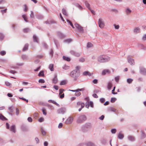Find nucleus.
Returning <instances> with one entry per match:
<instances>
[{
    "label": "nucleus",
    "instance_id": "obj_1",
    "mask_svg": "<svg viewBox=\"0 0 146 146\" xmlns=\"http://www.w3.org/2000/svg\"><path fill=\"white\" fill-rule=\"evenodd\" d=\"M79 69V66H76L75 69L71 71L70 73V76L75 80H76L80 75V73Z\"/></svg>",
    "mask_w": 146,
    "mask_h": 146
},
{
    "label": "nucleus",
    "instance_id": "obj_2",
    "mask_svg": "<svg viewBox=\"0 0 146 146\" xmlns=\"http://www.w3.org/2000/svg\"><path fill=\"white\" fill-rule=\"evenodd\" d=\"M110 60V58L109 56L104 55H99L97 58L98 62L100 63L107 62L109 61Z\"/></svg>",
    "mask_w": 146,
    "mask_h": 146
},
{
    "label": "nucleus",
    "instance_id": "obj_3",
    "mask_svg": "<svg viewBox=\"0 0 146 146\" xmlns=\"http://www.w3.org/2000/svg\"><path fill=\"white\" fill-rule=\"evenodd\" d=\"M91 127V125L90 123H86L82 126V130L84 132H86L90 130Z\"/></svg>",
    "mask_w": 146,
    "mask_h": 146
},
{
    "label": "nucleus",
    "instance_id": "obj_4",
    "mask_svg": "<svg viewBox=\"0 0 146 146\" xmlns=\"http://www.w3.org/2000/svg\"><path fill=\"white\" fill-rule=\"evenodd\" d=\"M86 119L87 117L85 115H81L78 117L77 120V122L78 123H82L86 121Z\"/></svg>",
    "mask_w": 146,
    "mask_h": 146
},
{
    "label": "nucleus",
    "instance_id": "obj_5",
    "mask_svg": "<svg viewBox=\"0 0 146 146\" xmlns=\"http://www.w3.org/2000/svg\"><path fill=\"white\" fill-rule=\"evenodd\" d=\"M99 26L101 28H103L105 26L104 22L101 18H100L98 20Z\"/></svg>",
    "mask_w": 146,
    "mask_h": 146
},
{
    "label": "nucleus",
    "instance_id": "obj_6",
    "mask_svg": "<svg viewBox=\"0 0 146 146\" xmlns=\"http://www.w3.org/2000/svg\"><path fill=\"white\" fill-rule=\"evenodd\" d=\"M75 27L79 30L80 32H83V28L80 25L77 23H75L74 24Z\"/></svg>",
    "mask_w": 146,
    "mask_h": 146
},
{
    "label": "nucleus",
    "instance_id": "obj_7",
    "mask_svg": "<svg viewBox=\"0 0 146 146\" xmlns=\"http://www.w3.org/2000/svg\"><path fill=\"white\" fill-rule=\"evenodd\" d=\"M127 60L128 62L131 65H133L134 64V60L130 56H129L127 57Z\"/></svg>",
    "mask_w": 146,
    "mask_h": 146
},
{
    "label": "nucleus",
    "instance_id": "obj_8",
    "mask_svg": "<svg viewBox=\"0 0 146 146\" xmlns=\"http://www.w3.org/2000/svg\"><path fill=\"white\" fill-rule=\"evenodd\" d=\"M70 52L71 54L77 57H79L81 55L80 53L76 52L73 50H71Z\"/></svg>",
    "mask_w": 146,
    "mask_h": 146
},
{
    "label": "nucleus",
    "instance_id": "obj_9",
    "mask_svg": "<svg viewBox=\"0 0 146 146\" xmlns=\"http://www.w3.org/2000/svg\"><path fill=\"white\" fill-rule=\"evenodd\" d=\"M73 118L72 117H69L67 119L66 122V124H71L73 121Z\"/></svg>",
    "mask_w": 146,
    "mask_h": 146
},
{
    "label": "nucleus",
    "instance_id": "obj_10",
    "mask_svg": "<svg viewBox=\"0 0 146 146\" xmlns=\"http://www.w3.org/2000/svg\"><path fill=\"white\" fill-rule=\"evenodd\" d=\"M140 72L142 74L146 75V69L143 67H140L139 68Z\"/></svg>",
    "mask_w": 146,
    "mask_h": 146
},
{
    "label": "nucleus",
    "instance_id": "obj_11",
    "mask_svg": "<svg viewBox=\"0 0 146 146\" xmlns=\"http://www.w3.org/2000/svg\"><path fill=\"white\" fill-rule=\"evenodd\" d=\"M65 111V109L64 108H61L57 111V112L59 114H64Z\"/></svg>",
    "mask_w": 146,
    "mask_h": 146
},
{
    "label": "nucleus",
    "instance_id": "obj_12",
    "mask_svg": "<svg viewBox=\"0 0 146 146\" xmlns=\"http://www.w3.org/2000/svg\"><path fill=\"white\" fill-rule=\"evenodd\" d=\"M57 36L58 37L60 38H64L65 36V35L64 34L60 32H57Z\"/></svg>",
    "mask_w": 146,
    "mask_h": 146
},
{
    "label": "nucleus",
    "instance_id": "obj_13",
    "mask_svg": "<svg viewBox=\"0 0 146 146\" xmlns=\"http://www.w3.org/2000/svg\"><path fill=\"white\" fill-rule=\"evenodd\" d=\"M113 86V83L111 81H109L107 84V88L108 90H110Z\"/></svg>",
    "mask_w": 146,
    "mask_h": 146
},
{
    "label": "nucleus",
    "instance_id": "obj_14",
    "mask_svg": "<svg viewBox=\"0 0 146 146\" xmlns=\"http://www.w3.org/2000/svg\"><path fill=\"white\" fill-rule=\"evenodd\" d=\"M110 73V71L108 69L104 70L102 72V74L104 75L106 74H109Z\"/></svg>",
    "mask_w": 146,
    "mask_h": 146
},
{
    "label": "nucleus",
    "instance_id": "obj_15",
    "mask_svg": "<svg viewBox=\"0 0 146 146\" xmlns=\"http://www.w3.org/2000/svg\"><path fill=\"white\" fill-rule=\"evenodd\" d=\"M127 138L129 141L131 142L134 141L135 140V137L132 135L128 136Z\"/></svg>",
    "mask_w": 146,
    "mask_h": 146
},
{
    "label": "nucleus",
    "instance_id": "obj_16",
    "mask_svg": "<svg viewBox=\"0 0 146 146\" xmlns=\"http://www.w3.org/2000/svg\"><path fill=\"white\" fill-rule=\"evenodd\" d=\"M10 130L11 131L15 133L16 132L15 125H12L10 128Z\"/></svg>",
    "mask_w": 146,
    "mask_h": 146
},
{
    "label": "nucleus",
    "instance_id": "obj_17",
    "mask_svg": "<svg viewBox=\"0 0 146 146\" xmlns=\"http://www.w3.org/2000/svg\"><path fill=\"white\" fill-rule=\"evenodd\" d=\"M74 5L76 7H78L79 9L80 10H82L83 9V8L78 3H74Z\"/></svg>",
    "mask_w": 146,
    "mask_h": 146
},
{
    "label": "nucleus",
    "instance_id": "obj_18",
    "mask_svg": "<svg viewBox=\"0 0 146 146\" xmlns=\"http://www.w3.org/2000/svg\"><path fill=\"white\" fill-rule=\"evenodd\" d=\"M124 137V135L121 133L119 132L117 135V138L120 139H122Z\"/></svg>",
    "mask_w": 146,
    "mask_h": 146
},
{
    "label": "nucleus",
    "instance_id": "obj_19",
    "mask_svg": "<svg viewBox=\"0 0 146 146\" xmlns=\"http://www.w3.org/2000/svg\"><path fill=\"white\" fill-rule=\"evenodd\" d=\"M21 58L23 60H29L28 56L25 55H23L21 56Z\"/></svg>",
    "mask_w": 146,
    "mask_h": 146
},
{
    "label": "nucleus",
    "instance_id": "obj_20",
    "mask_svg": "<svg viewBox=\"0 0 146 146\" xmlns=\"http://www.w3.org/2000/svg\"><path fill=\"white\" fill-rule=\"evenodd\" d=\"M77 105L78 106H81V107L82 108H83L84 106V103L82 102H77Z\"/></svg>",
    "mask_w": 146,
    "mask_h": 146
},
{
    "label": "nucleus",
    "instance_id": "obj_21",
    "mask_svg": "<svg viewBox=\"0 0 146 146\" xmlns=\"http://www.w3.org/2000/svg\"><path fill=\"white\" fill-rule=\"evenodd\" d=\"M58 82V79L57 78V75H55L54 78L53 79V82L54 84H56Z\"/></svg>",
    "mask_w": 146,
    "mask_h": 146
},
{
    "label": "nucleus",
    "instance_id": "obj_22",
    "mask_svg": "<svg viewBox=\"0 0 146 146\" xmlns=\"http://www.w3.org/2000/svg\"><path fill=\"white\" fill-rule=\"evenodd\" d=\"M49 68L51 71H54V65L53 64H50L49 66Z\"/></svg>",
    "mask_w": 146,
    "mask_h": 146
},
{
    "label": "nucleus",
    "instance_id": "obj_23",
    "mask_svg": "<svg viewBox=\"0 0 146 146\" xmlns=\"http://www.w3.org/2000/svg\"><path fill=\"white\" fill-rule=\"evenodd\" d=\"M33 41L34 42H36L37 43L38 42V38L35 35H34L33 36Z\"/></svg>",
    "mask_w": 146,
    "mask_h": 146
},
{
    "label": "nucleus",
    "instance_id": "obj_24",
    "mask_svg": "<svg viewBox=\"0 0 146 146\" xmlns=\"http://www.w3.org/2000/svg\"><path fill=\"white\" fill-rule=\"evenodd\" d=\"M62 68L64 70H67L70 69V67L65 64L62 66Z\"/></svg>",
    "mask_w": 146,
    "mask_h": 146
},
{
    "label": "nucleus",
    "instance_id": "obj_25",
    "mask_svg": "<svg viewBox=\"0 0 146 146\" xmlns=\"http://www.w3.org/2000/svg\"><path fill=\"white\" fill-rule=\"evenodd\" d=\"M125 12L127 15H129L131 13V11L129 8H127L125 10Z\"/></svg>",
    "mask_w": 146,
    "mask_h": 146
},
{
    "label": "nucleus",
    "instance_id": "obj_26",
    "mask_svg": "<svg viewBox=\"0 0 146 146\" xmlns=\"http://www.w3.org/2000/svg\"><path fill=\"white\" fill-rule=\"evenodd\" d=\"M85 4L86 7H87L89 9H90V4L88 3L87 1H86L85 2Z\"/></svg>",
    "mask_w": 146,
    "mask_h": 146
},
{
    "label": "nucleus",
    "instance_id": "obj_27",
    "mask_svg": "<svg viewBox=\"0 0 146 146\" xmlns=\"http://www.w3.org/2000/svg\"><path fill=\"white\" fill-rule=\"evenodd\" d=\"M28 48V45L27 44H26L23 50V51H24L27 50Z\"/></svg>",
    "mask_w": 146,
    "mask_h": 146
},
{
    "label": "nucleus",
    "instance_id": "obj_28",
    "mask_svg": "<svg viewBox=\"0 0 146 146\" xmlns=\"http://www.w3.org/2000/svg\"><path fill=\"white\" fill-rule=\"evenodd\" d=\"M62 13L64 15L66 16H68V14H67L66 10L65 9H62Z\"/></svg>",
    "mask_w": 146,
    "mask_h": 146
},
{
    "label": "nucleus",
    "instance_id": "obj_29",
    "mask_svg": "<svg viewBox=\"0 0 146 146\" xmlns=\"http://www.w3.org/2000/svg\"><path fill=\"white\" fill-rule=\"evenodd\" d=\"M141 139L144 138L146 137V135L143 131H141Z\"/></svg>",
    "mask_w": 146,
    "mask_h": 146
},
{
    "label": "nucleus",
    "instance_id": "obj_30",
    "mask_svg": "<svg viewBox=\"0 0 146 146\" xmlns=\"http://www.w3.org/2000/svg\"><path fill=\"white\" fill-rule=\"evenodd\" d=\"M87 146H95L94 144L92 143L89 142L86 143Z\"/></svg>",
    "mask_w": 146,
    "mask_h": 146
},
{
    "label": "nucleus",
    "instance_id": "obj_31",
    "mask_svg": "<svg viewBox=\"0 0 146 146\" xmlns=\"http://www.w3.org/2000/svg\"><path fill=\"white\" fill-rule=\"evenodd\" d=\"M106 139L104 138H102L101 140V143L102 144H106Z\"/></svg>",
    "mask_w": 146,
    "mask_h": 146
},
{
    "label": "nucleus",
    "instance_id": "obj_32",
    "mask_svg": "<svg viewBox=\"0 0 146 146\" xmlns=\"http://www.w3.org/2000/svg\"><path fill=\"white\" fill-rule=\"evenodd\" d=\"M63 58L64 60H66L68 61H70V59L69 58L65 56H63Z\"/></svg>",
    "mask_w": 146,
    "mask_h": 146
},
{
    "label": "nucleus",
    "instance_id": "obj_33",
    "mask_svg": "<svg viewBox=\"0 0 146 146\" xmlns=\"http://www.w3.org/2000/svg\"><path fill=\"white\" fill-rule=\"evenodd\" d=\"M133 80L131 78H129L127 79V82L129 84L133 82Z\"/></svg>",
    "mask_w": 146,
    "mask_h": 146
},
{
    "label": "nucleus",
    "instance_id": "obj_34",
    "mask_svg": "<svg viewBox=\"0 0 146 146\" xmlns=\"http://www.w3.org/2000/svg\"><path fill=\"white\" fill-rule=\"evenodd\" d=\"M42 111L43 113V114L44 115H46V109L44 108H43L42 109Z\"/></svg>",
    "mask_w": 146,
    "mask_h": 146
},
{
    "label": "nucleus",
    "instance_id": "obj_35",
    "mask_svg": "<svg viewBox=\"0 0 146 146\" xmlns=\"http://www.w3.org/2000/svg\"><path fill=\"white\" fill-rule=\"evenodd\" d=\"M0 119L2 120H7V119L2 115L1 114L0 115Z\"/></svg>",
    "mask_w": 146,
    "mask_h": 146
},
{
    "label": "nucleus",
    "instance_id": "obj_36",
    "mask_svg": "<svg viewBox=\"0 0 146 146\" xmlns=\"http://www.w3.org/2000/svg\"><path fill=\"white\" fill-rule=\"evenodd\" d=\"M36 18L38 19H42L43 18V16L40 15H36Z\"/></svg>",
    "mask_w": 146,
    "mask_h": 146
},
{
    "label": "nucleus",
    "instance_id": "obj_37",
    "mask_svg": "<svg viewBox=\"0 0 146 146\" xmlns=\"http://www.w3.org/2000/svg\"><path fill=\"white\" fill-rule=\"evenodd\" d=\"M22 17L24 19V20L27 22H28V21L27 19V15H22Z\"/></svg>",
    "mask_w": 146,
    "mask_h": 146
},
{
    "label": "nucleus",
    "instance_id": "obj_38",
    "mask_svg": "<svg viewBox=\"0 0 146 146\" xmlns=\"http://www.w3.org/2000/svg\"><path fill=\"white\" fill-rule=\"evenodd\" d=\"M139 28L138 27L135 28L134 29V32L136 33H138L139 32Z\"/></svg>",
    "mask_w": 146,
    "mask_h": 146
},
{
    "label": "nucleus",
    "instance_id": "obj_39",
    "mask_svg": "<svg viewBox=\"0 0 146 146\" xmlns=\"http://www.w3.org/2000/svg\"><path fill=\"white\" fill-rule=\"evenodd\" d=\"M77 90V91H76L75 93V95L76 96H80L81 94V93L80 92H79L78 90Z\"/></svg>",
    "mask_w": 146,
    "mask_h": 146
},
{
    "label": "nucleus",
    "instance_id": "obj_40",
    "mask_svg": "<svg viewBox=\"0 0 146 146\" xmlns=\"http://www.w3.org/2000/svg\"><path fill=\"white\" fill-rule=\"evenodd\" d=\"M13 107L12 106H11L9 108L8 110L10 112L13 113Z\"/></svg>",
    "mask_w": 146,
    "mask_h": 146
},
{
    "label": "nucleus",
    "instance_id": "obj_41",
    "mask_svg": "<svg viewBox=\"0 0 146 146\" xmlns=\"http://www.w3.org/2000/svg\"><path fill=\"white\" fill-rule=\"evenodd\" d=\"M109 110L113 112H115L116 110L113 107H110Z\"/></svg>",
    "mask_w": 146,
    "mask_h": 146
},
{
    "label": "nucleus",
    "instance_id": "obj_42",
    "mask_svg": "<svg viewBox=\"0 0 146 146\" xmlns=\"http://www.w3.org/2000/svg\"><path fill=\"white\" fill-rule=\"evenodd\" d=\"M41 131L42 133V134L43 135H45L46 134V132L45 131V130L42 129V128L41 129Z\"/></svg>",
    "mask_w": 146,
    "mask_h": 146
},
{
    "label": "nucleus",
    "instance_id": "obj_43",
    "mask_svg": "<svg viewBox=\"0 0 146 146\" xmlns=\"http://www.w3.org/2000/svg\"><path fill=\"white\" fill-rule=\"evenodd\" d=\"M6 54V52L5 51H2L0 52V54L1 56H4Z\"/></svg>",
    "mask_w": 146,
    "mask_h": 146
},
{
    "label": "nucleus",
    "instance_id": "obj_44",
    "mask_svg": "<svg viewBox=\"0 0 146 146\" xmlns=\"http://www.w3.org/2000/svg\"><path fill=\"white\" fill-rule=\"evenodd\" d=\"M30 31V29L29 28H26L24 29L23 31L25 33L27 32Z\"/></svg>",
    "mask_w": 146,
    "mask_h": 146
},
{
    "label": "nucleus",
    "instance_id": "obj_45",
    "mask_svg": "<svg viewBox=\"0 0 146 146\" xmlns=\"http://www.w3.org/2000/svg\"><path fill=\"white\" fill-rule=\"evenodd\" d=\"M64 42L66 43H70L72 42V40L71 39H67L65 40Z\"/></svg>",
    "mask_w": 146,
    "mask_h": 146
},
{
    "label": "nucleus",
    "instance_id": "obj_46",
    "mask_svg": "<svg viewBox=\"0 0 146 146\" xmlns=\"http://www.w3.org/2000/svg\"><path fill=\"white\" fill-rule=\"evenodd\" d=\"M66 84V81L65 80L62 81L61 82L60 85H64Z\"/></svg>",
    "mask_w": 146,
    "mask_h": 146
},
{
    "label": "nucleus",
    "instance_id": "obj_47",
    "mask_svg": "<svg viewBox=\"0 0 146 146\" xmlns=\"http://www.w3.org/2000/svg\"><path fill=\"white\" fill-rule=\"evenodd\" d=\"M30 17L32 18H34V15L33 12L32 11H31V14H30Z\"/></svg>",
    "mask_w": 146,
    "mask_h": 146
},
{
    "label": "nucleus",
    "instance_id": "obj_48",
    "mask_svg": "<svg viewBox=\"0 0 146 146\" xmlns=\"http://www.w3.org/2000/svg\"><path fill=\"white\" fill-rule=\"evenodd\" d=\"M116 100V98H111L110 101L111 103H113L115 102Z\"/></svg>",
    "mask_w": 146,
    "mask_h": 146
},
{
    "label": "nucleus",
    "instance_id": "obj_49",
    "mask_svg": "<svg viewBox=\"0 0 146 146\" xmlns=\"http://www.w3.org/2000/svg\"><path fill=\"white\" fill-rule=\"evenodd\" d=\"M115 86H114L113 87V89L111 91V93L112 94H117V92H114V91L115 90Z\"/></svg>",
    "mask_w": 146,
    "mask_h": 146
},
{
    "label": "nucleus",
    "instance_id": "obj_50",
    "mask_svg": "<svg viewBox=\"0 0 146 146\" xmlns=\"http://www.w3.org/2000/svg\"><path fill=\"white\" fill-rule=\"evenodd\" d=\"M92 46V44L90 42H88L87 45V47L88 48H90Z\"/></svg>",
    "mask_w": 146,
    "mask_h": 146
},
{
    "label": "nucleus",
    "instance_id": "obj_51",
    "mask_svg": "<svg viewBox=\"0 0 146 146\" xmlns=\"http://www.w3.org/2000/svg\"><path fill=\"white\" fill-rule=\"evenodd\" d=\"M111 131L112 133L115 134L116 132V129H111Z\"/></svg>",
    "mask_w": 146,
    "mask_h": 146
},
{
    "label": "nucleus",
    "instance_id": "obj_52",
    "mask_svg": "<svg viewBox=\"0 0 146 146\" xmlns=\"http://www.w3.org/2000/svg\"><path fill=\"white\" fill-rule=\"evenodd\" d=\"M100 101L101 103H103L105 101V99L104 98H100Z\"/></svg>",
    "mask_w": 146,
    "mask_h": 146
},
{
    "label": "nucleus",
    "instance_id": "obj_53",
    "mask_svg": "<svg viewBox=\"0 0 146 146\" xmlns=\"http://www.w3.org/2000/svg\"><path fill=\"white\" fill-rule=\"evenodd\" d=\"M4 37V35L2 33H0V39H3Z\"/></svg>",
    "mask_w": 146,
    "mask_h": 146
},
{
    "label": "nucleus",
    "instance_id": "obj_54",
    "mask_svg": "<svg viewBox=\"0 0 146 146\" xmlns=\"http://www.w3.org/2000/svg\"><path fill=\"white\" fill-rule=\"evenodd\" d=\"M115 79L116 82H118L119 80V77L118 76L115 77Z\"/></svg>",
    "mask_w": 146,
    "mask_h": 146
},
{
    "label": "nucleus",
    "instance_id": "obj_55",
    "mask_svg": "<svg viewBox=\"0 0 146 146\" xmlns=\"http://www.w3.org/2000/svg\"><path fill=\"white\" fill-rule=\"evenodd\" d=\"M89 104V106H90L92 108H93L94 107V104L92 102L90 101L89 102H88Z\"/></svg>",
    "mask_w": 146,
    "mask_h": 146
},
{
    "label": "nucleus",
    "instance_id": "obj_56",
    "mask_svg": "<svg viewBox=\"0 0 146 146\" xmlns=\"http://www.w3.org/2000/svg\"><path fill=\"white\" fill-rule=\"evenodd\" d=\"M113 25L114 26L115 28V29H119V26L118 25H116L115 24H114Z\"/></svg>",
    "mask_w": 146,
    "mask_h": 146
},
{
    "label": "nucleus",
    "instance_id": "obj_57",
    "mask_svg": "<svg viewBox=\"0 0 146 146\" xmlns=\"http://www.w3.org/2000/svg\"><path fill=\"white\" fill-rule=\"evenodd\" d=\"M44 75V73L43 71L40 72L38 74V76H43Z\"/></svg>",
    "mask_w": 146,
    "mask_h": 146
},
{
    "label": "nucleus",
    "instance_id": "obj_58",
    "mask_svg": "<svg viewBox=\"0 0 146 146\" xmlns=\"http://www.w3.org/2000/svg\"><path fill=\"white\" fill-rule=\"evenodd\" d=\"M38 82L42 83H44L45 82L44 80L42 79H40L38 80Z\"/></svg>",
    "mask_w": 146,
    "mask_h": 146
},
{
    "label": "nucleus",
    "instance_id": "obj_59",
    "mask_svg": "<svg viewBox=\"0 0 146 146\" xmlns=\"http://www.w3.org/2000/svg\"><path fill=\"white\" fill-rule=\"evenodd\" d=\"M139 46L141 47V48H142L143 49H146V47H145L142 44H140L139 45Z\"/></svg>",
    "mask_w": 146,
    "mask_h": 146
},
{
    "label": "nucleus",
    "instance_id": "obj_60",
    "mask_svg": "<svg viewBox=\"0 0 146 146\" xmlns=\"http://www.w3.org/2000/svg\"><path fill=\"white\" fill-rule=\"evenodd\" d=\"M28 121L29 122H31L33 121V119L31 117H29L27 119Z\"/></svg>",
    "mask_w": 146,
    "mask_h": 146
},
{
    "label": "nucleus",
    "instance_id": "obj_61",
    "mask_svg": "<svg viewBox=\"0 0 146 146\" xmlns=\"http://www.w3.org/2000/svg\"><path fill=\"white\" fill-rule=\"evenodd\" d=\"M85 61V59L83 58H80L79 59V61L81 62H83Z\"/></svg>",
    "mask_w": 146,
    "mask_h": 146
},
{
    "label": "nucleus",
    "instance_id": "obj_62",
    "mask_svg": "<svg viewBox=\"0 0 146 146\" xmlns=\"http://www.w3.org/2000/svg\"><path fill=\"white\" fill-rule=\"evenodd\" d=\"M35 141L37 144L39 143V140L38 137H36L35 139Z\"/></svg>",
    "mask_w": 146,
    "mask_h": 146
},
{
    "label": "nucleus",
    "instance_id": "obj_63",
    "mask_svg": "<svg viewBox=\"0 0 146 146\" xmlns=\"http://www.w3.org/2000/svg\"><path fill=\"white\" fill-rule=\"evenodd\" d=\"M85 107L87 108H88L89 107V104L88 102H86V103Z\"/></svg>",
    "mask_w": 146,
    "mask_h": 146
},
{
    "label": "nucleus",
    "instance_id": "obj_64",
    "mask_svg": "<svg viewBox=\"0 0 146 146\" xmlns=\"http://www.w3.org/2000/svg\"><path fill=\"white\" fill-rule=\"evenodd\" d=\"M142 39L144 40H146V34L144 35L142 37Z\"/></svg>",
    "mask_w": 146,
    "mask_h": 146
}]
</instances>
